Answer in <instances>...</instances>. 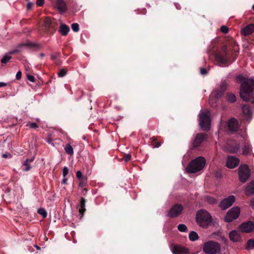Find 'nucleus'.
<instances>
[{
    "label": "nucleus",
    "mask_w": 254,
    "mask_h": 254,
    "mask_svg": "<svg viewBox=\"0 0 254 254\" xmlns=\"http://www.w3.org/2000/svg\"><path fill=\"white\" fill-rule=\"evenodd\" d=\"M25 66L26 69H27L28 68H29V66L28 65H25Z\"/></svg>",
    "instance_id": "59"
},
{
    "label": "nucleus",
    "mask_w": 254,
    "mask_h": 254,
    "mask_svg": "<svg viewBox=\"0 0 254 254\" xmlns=\"http://www.w3.org/2000/svg\"><path fill=\"white\" fill-rule=\"evenodd\" d=\"M229 130L232 133L236 132L239 127L238 121L235 118H231L227 123Z\"/></svg>",
    "instance_id": "15"
},
{
    "label": "nucleus",
    "mask_w": 254,
    "mask_h": 254,
    "mask_svg": "<svg viewBox=\"0 0 254 254\" xmlns=\"http://www.w3.org/2000/svg\"><path fill=\"white\" fill-rule=\"evenodd\" d=\"M40 56L41 58H43L45 56V54L44 53H42L40 54Z\"/></svg>",
    "instance_id": "58"
},
{
    "label": "nucleus",
    "mask_w": 254,
    "mask_h": 254,
    "mask_svg": "<svg viewBox=\"0 0 254 254\" xmlns=\"http://www.w3.org/2000/svg\"><path fill=\"white\" fill-rule=\"evenodd\" d=\"M171 250L174 254H189L187 249L178 245H172Z\"/></svg>",
    "instance_id": "17"
},
{
    "label": "nucleus",
    "mask_w": 254,
    "mask_h": 254,
    "mask_svg": "<svg viewBox=\"0 0 254 254\" xmlns=\"http://www.w3.org/2000/svg\"><path fill=\"white\" fill-rule=\"evenodd\" d=\"M202 249L206 254H218L220 253V244L213 241H208L203 245Z\"/></svg>",
    "instance_id": "6"
},
{
    "label": "nucleus",
    "mask_w": 254,
    "mask_h": 254,
    "mask_svg": "<svg viewBox=\"0 0 254 254\" xmlns=\"http://www.w3.org/2000/svg\"><path fill=\"white\" fill-rule=\"evenodd\" d=\"M131 157V156L130 154H125L123 157V160L125 162H127L130 160Z\"/></svg>",
    "instance_id": "39"
},
{
    "label": "nucleus",
    "mask_w": 254,
    "mask_h": 254,
    "mask_svg": "<svg viewBox=\"0 0 254 254\" xmlns=\"http://www.w3.org/2000/svg\"><path fill=\"white\" fill-rule=\"evenodd\" d=\"M11 59V57L5 55L1 60V62L2 64H6Z\"/></svg>",
    "instance_id": "36"
},
{
    "label": "nucleus",
    "mask_w": 254,
    "mask_h": 254,
    "mask_svg": "<svg viewBox=\"0 0 254 254\" xmlns=\"http://www.w3.org/2000/svg\"><path fill=\"white\" fill-rule=\"evenodd\" d=\"M79 180V184H78V187L80 188H86L87 184V177H84V178L83 179H81L80 180Z\"/></svg>",
    "instance_id": "30"
},
{
    "label": "nucleus",
    "mask_w": 254,
    "mask_h": 254,
    "mask_svg": "<svg viewBox=\"0 0 254 254\" xmlns=\"http://www.w3.org/2000/svg\"><path fill=\"white\" fill-rule=\"evenodd\" d=\"M46 141L49 143L51 144L52 143L53 140L51 138V137L49 136L48 138L46 139Z\"/></svg>",
    "instance_id": "52"
},
{
    "label": "nucleus",
    "mask_w": 254,
    "mask_h": 254,
    "mask_svg": "<svg viewBox=\"0 0 254 254\" xmlns=\"http://www.w3.org/2000/svg\"><path fill=\"white\" fill-rule=\"evenodd\" d=\"M30 128H37L38 127V126L35 123H29L27 125Z\"/></svg>",
    "instance_id": "43"
},
{
    "label": "nucleus",
    "mask_w": 254,
    "mask_h": 254,
    "mask_svg": "<svg viewBox=\"0 0 254 254\" xmlns=\"http://www.w3.org/2000/svg\"><path fill=\"white\" fill-rule=\"evenodd\" d=\"M227 85L228 84L225 80L222 81L219 89L224 92L227 90Z\"/></svg>",
    "instance_id": "34"
},
{
    "label": "nucleus",
    "mask_w": 254,
    "mask_h": 254,
    "mask_svg": "<svg viewBox=\"0 0 254 254\" xmlns=\"http://www.w3.org/2000/svg\"><path fill=\"white\" fill-rule=\"evenodd\" d=\"M85 203L86 199L84 197H81L79 203L80 208L79 209V212L80 215V219H82L83 218L84 212L86 211Z\"/></svg>",
    "instance_id": "21"
},
{
    "label": "nucleus",
    "mask_w": 254,
    "mask_h": 254,
    "mask_svg": "<svg viewBox=\"0 0 254 254\" xmlns=\"http://www.w3.org/2000/svg\"><path fill=\"white\" fill-rule=\"evenodd\" d=\"M33 3H32L31 2H28L27 4V9L28 10L32 8V7L33 6Z\"/></svg>",
    "instance_id": "51"
},
{
    "label": "nucleus",
    "mask_w": 254,
    "mask_h": 254,
    "mask_svg": "<svg viewBox=\"0 0 254 254\" xmlns=\"http://www.w3.org/2000/svg\"><path fill=\"white\" fill-rule=\"evenodd\" d=\"M221 31L224 34H226L229 32V28L226 26H222L220 28Z\"/></svg>",
    "instance_id": "42"
},
{
    "label": "nucleus",
    "mask_w": 254,
    "mask_h": 254,
    "mask_svg": "<svg viewBox=\"0 0 254 254\" xmlns=\"http://www.w3.org/2000/svg\"><path fill=\"white\" fill-rule=\"evenodd\" d=\"M37 212L38 214L42 215L43 218H45L47 216V213L44 208H41L38 209Z\"/></svg>",
    "instance_id": "33"
},
{
    "label": "nucleus",
    "mask_w": 254,
    "mask_h": 254,
    "mask_svg": "<svg viewBox=\"0 0 254 254\" xmlns=\"http://www.w3.org/2000/svg\"><path fill=\"white\" fill-rule=\"evenodd\" d=\"M199 126L202 130L207 131L210 128V119L208 113L202 112L199 115Z\"/></svg>",
    "instance_id": "7"
},
{
    "label": "nucleus",
    "mask_w": 254,
    "mask_h": 254,
    "mask_svg": "<svg viewBox=\"0 0 254 254\" xmlns=\"http://www.w3.org/2000/svg\"><path fill=\"white\" fill-rule=\"evenodd\" d=\"M239 164V160L234 156H228L227 162L226 166L228 168L230 169H233L236 167Z\"/></svg>",
    "instance_id": "18"
},
{
    "label": "nucleus",
    "mask_w": 254,
    "mask_h": 254,
    "mask_svg": "<svg viewBox=\"0 0 254 254\" xmlns=\"http://www.w3.org/2000/svg\"><path fill=\"white\" fill-rule=\"evenodd\" d=\"M240 145L235 141H231L227 143L225 146L226 151L231 153H236L240 149Z\"/></svg>",
    "instance_id": "14"
},
{
    "label": "nucleus",
    "mask_w": 254,
    "mask_h": 254,
    "mask_svg": "<svg viewBox=\"0 0 254 254\" xmlns=\"http://www.w3.org/2000/svg\"><path fill=\"white\" fill-rule=\"evenodd\" d=\"M250 205L251 206V207H252V208L254 209V198H252V199L251 200V202H250Z\"/></svg>",
    "instance_id": "53"
},
{
    "label": "nucleus",
    "mask_w": 254,
    "mask_h": 254,
    "mask_svg": "<svg viewBox=\"0 0 254 254\" xmlns=\"http://www.w3.org/2000/svg\"><path fill=\"white\" fill-rule=\"evenodd\" d=\"M44 3V0H37L36 4L39 6H42Z\"/></svg>",
    "instance_id": "46"
},
{
    "label": "nucleus",
    "mask_w": 254,
    "mask_h": 254,
    "mask_svg": "<svg viewBox=\"0 0 254 254\" xmlns=\"http://www.w3.org/2000/svg\"><path fill=\"white\" fill-rule=\"evenodd\" d=\"M8 155V154H2V157L3 158H7V157Z\"/></svg>",
    "instance_id": "57"
},
{
    "label": "nucleus",
    "mask_w": 254,
    "mask_h": 254,
    "mask_svg": "<svg viewBox=\"0 0 254 254\" xmlns=\"http://www.w3.org/2000/svg\"><path fill=\"white\" fill-rule=\"evenodd\" d=\"M241 98L250 101L254 105V79H245L241 84L240 91Z\"/></svg>",
    "instance_id": "2"
},
{
    "label": "nucleus",
    "mask_w": 254,
    "mask_h": 254,
    "mask_svg": "<svg viewBox=\"0 0 254 254\" xmlns=\"http://www.w3.org/2000/svg\"><path fill=\"white\" fill-rule=\"evenodd\" d=\"M245 193L247 195H251L254 194V180L248 184L245 190Z\"/></svg>",
    "instance_id": "23"
},
{
    "label": "nucleus",
    "mask_w": 254,
    "mask_h": 254,
    "mask_svg": "<svg viewBox=\"0 0 254 254\" xmlns=\"http://www.w3.org/2000/svg\"><path fill=\"white\" fill-rule=\"evenodd\" d=\"M252 151L251 146L248 143H245L244 146L243 154L244 155H248L251 153Z\"/></svg>",
    "instance_id": "28"
},
{
    "label": "nucleus",
    "mask_w": 254,
    "mask_h": 254,
    "mask_svg": "<svg viewBox=\"0 0 254 254\" xmlns=\"http://www.w3.org/2000/svg\"><path fill=\"white\" fill-rule=\"evenodd\" d=\"M34 158H28L24 161L22 164V170L23 171L27 172L29 171L32 168V166L30 163L33 162Z\"/></svg>",
    "instance_id": "20"
},
{
    "label": "nucleus",
    "mask_w": 254,
    "mask_h": 254,
    "mask_svg": "<svg viewBox=\"0 0 254 254\" xmlns=\"http://www.w3.org/2000/svg\"><path fill=\"white\" fill-rule=\"evenodd\" d=\"M22 76V72L21 71H18L16 74V78L17 80L21 79Z\"/></svg>",
    "instance_id": "48"
},
{
    "label": "nucleus",
    "mask_w": 254,
    "mask_h": 254,
    "mask_svg": "<svg viewBox=\"0 0 254 254\" xmlns=\"http://www.w3.org/2000/svg\"><path fill=\"white\" fill-rule=\"evenodd\" d=\"M27 79L30 81H31L32 82H35V77L33 75H27Z\"/></svg>",
    "instance_id": "47"
},
{
    "label": "nucleus",
    "mask_w": 254,
    "mask_h": 254,
    "mask_svg": "<svg viewBox=\"0 0 254 254\" xmlns=\"http://www.w3.org/2000/svg\"><path fill=\"white\" fill-rule=\"evenodd\" d=\"M254 248V240L249 239L247 244L246 249L247 250L253 249Z\"/></svg>",
    "instance_id": "32"
},
{
    "label": "nucleus",
    "mask_w": 254,
    "mask_h": 254,
    "mask_svg": "<svg viewBox=\"0 0 254 254\" xmlns=\"http://www.w3.org/2000/svg\"><path fill=\"white\" fill-rule=\"evenodd\" d=\"M68 173V169L67 167H64L63 169V175L64 177H65Z\"/></svg>",
    "instance_id": "44"
},
{
    "label": "nucleus",
    "mask_w": 254,
    "mask_h": 254,
    "mask_svg": "<svg viewBox=\"0 0 254 254\" xmlns=\"http://www.w3.org/2000/svg\"><path fill=\"white\" fill-rule=\"evenodd\" d=\"M30 47L39 48L40 46L38 44L30 43L29 44Z\"/></svg>",
    "instance_id": "50"
},
{
    "label": "nucleus",
    "mask_w": 254,
    "mask_h": 254,
    "mask_svg": "<svg viewBox=\"0 0 254 254\" xmlns=\"http://www.w3.org/2000/svg\"><path fill=\"white\" fill-rule=\"evenodd\" d=\"M76 178L78 180H80V179H83V178H84L85 177L83 176L82 174V173H81V172L80 171H78L76 172Z\"/></svg>",
    "instance_id": "45"
},
{
    "label": "nucleus",
    "mask_w": 254,
    "mask_h": 254,
    "mask_svg": "<svg viewBox=\"0 0 254 254\" xmlns=\"http://www.w3.org/2000/svg\"><path fill=\"white\" fill-rule=\"evenodd\" d=\"M254 32V24H250L242 29L241 33L244 36H248Z\"/></svg>",
    "instance_id": "19"
},
{
    "label": "nucleus",
    "mask_w": 254,
    "mask_h": 254,
    "mask_svg": "<svg viewBox=\"0 0 254 254\" xmlns=\"http://www.w3.org/2000/svg\"><path fill=\"white\" fill-rule=\"evenodd\" d=\"M238 53V45L235 42L230 41L216 52L215 58L220 64H232L236 59Z\"/></svg>",
    "instance_id": "1"
},
{
    "label": "nucleus",
    "mask_w": 254,
    "mask_h": 254,
    "mask_svg": "<svg viewBox=\"0 0 254 254\" xmlns=\"http://www.w3.org/2000/svg\"><path fill=\"white\" fill-rule=\"evenodd\" d=\"M152 140L153 142L154 147H159L161 145V143L157 141V139L155 136L152 137Z\"/></svg>",
    "instance_id": "37"
},
{
    "label": "nucleus",
    "mask_w": 254,
    "mask_h": 254,
    "mask_svg": "<svg viewBox=\"0 0 254 254\" xmlns=\"http://www.w3.org/2000/svg\"><path fill=\"white\" fill-rule=\"evenodd\" d=\"M240 213V209L239 207H236L231 208L225 216V221L227 222H232L239 217Z\"/></svg>",
    "instance_id": "10"
},
{
    "label": "nucleus",
    "mask_w": 254,
    "mask_h": 254,
    "mask_svg": "<svg viewBox=\"0 0 254 254\" xmlns=\"http://www.w3.org/2000/svg\"><path fill=\"white\" fill-rule=\"evenodd\" d=\"M224 93V92L220 89L215 90L211 93L210 96V99L214 98L215 99H218L223 96Z\"/></svg>",
    "instance_id": "25"
},
{
    "label": "nucleus",
    "mask_w": 254,
    "mask_h": 254,
    "mask_svg": "<svg viewBox=\"0 0 254 254\" xmlns=\"http://www.w3.org/2000/svg\"><path fill=\"white\" fill-rule=\"evenodd\" d=\"M227 99L230 103H234L236 101L235 95L233 93H229L227 95Z\"/></svg>",
    "instance_id": "31"
},
{
    "label": "nucleus",
    "mask_w": 254,
    "mask_h": 254,
    "mask_svg": "<svg viewBox=\"0 0 254 254\" xmlns=\"http://www.w3.org/2000/svg\"><path fill=\"white\" fill-rule=\"evenodd\" d=\"M230 239L233 242H238L241 239L240 234L236 230L231 231L229 234Z\"/></svg>",
    "instance_id": "26"
},
{
    "label": "nucleus",
    "mask_w": 254,
    "mask_h": 254,
    "mask_svg": "<svg viewBox=\"0 0 254 254\" xmlns=\"http://www.w3.org/2000/svg\"><path fill=\"white\" fill-rule=\"evenodd\" d=\"M206 163V160L203 157H197L192 160L186 168V171L189 173H195L202 170Z\"/></svg>",
    "instance_id": "4"
},
{
    "label": "nucleus",
    "mask_w": 254,
    "mask_h": 254,
    "mask_svg": "<svg viewBox=\"0 0 254 254\" xmlns=\"http://www.w3.org/2000/svg\"><path fill=\"white\" fill-rule=\"evenodd\" d=\"M69 30V27L68 25L64 23H61L59 29V32L63 36H65L68 33Z\"/></svg>",
    "instance_id": "24"
},
{
    "label": "nucleus",
    "mask_w": 254,
    "mask_h": 254,
    "mask_svg": "<svg viewBox=\"0 0 254 254\" xmlns=\"http://www.w3.org/2000/svg\"><path fill=\"white\" fill-rule=\"evenodd\" d=\"M251 175L250 170L247 164L241 165L239 168V180L243 183H245Z\"/></svg>",
    "instance_id": "8"
},
{
    "label": "nucleus",
    "mask_w": 254,
    "mask_h": 254,
    "mask_svg": "<svg viewBox=\"0 0 254 254\" xmlns=\"http://www.w3.org/2000/svg\"><path fill=\"white\" fill-rule=\"evenodd\" d=\"M67 73V71L64 69H62L60 70V71L58 73V76L59 77H64V76H65L66 75Z\"/></svg>",
    "instance_id": "40"
},
{
    "label": "nucleus",
    "mask_w": 254,
    "mask_h": 254,
    "mask_svg": "<svg viewBox=\"0 0 254 254\" xmlns=\"http://www.w3.org/2000/svg\"><path fill=\"white\" fill-rule=\"evenodd\" d=\"M9 53H10V54H14V52H13V51L10 52H9Z\"/></svg>",
    "instance_id": "60"
},
{
    "label": "nucleus",
    "mask_w": 254,
    "mask_h": 254,
    "mask_svg": "<svg viewBox=\"0 0 254 254\" xmlns=\"http://www.w3.org/2000/svg\"><path fill=\"white\" fill-rule=\"evenodd\" d=\"M82 189H83V193L84 195H85V194L86 193V192L87 191V190L86 189V188H82Z\"/></svg>",
    "instance_id": "56"
},
{
    "label": "nucleus",
    "mask_w": 254,
    "mask_h": 254,
    "mask_svg": "<svg viewBox=\"0 0 254 254\" xmlns=\"http://www.w3.org/2000/svg\"><path fill=\"white\" fill-rule=\"evenodd\" d=\"M67 181V179L65 177H64V179H63L62 181V184H66Z\"/></svg>",
    "instance_id": "54"
},
{
    "label": "nucleus",
    "mask_w": 254,
    "mask_h": 254,
    "mask_svg": "<svg viewBox=\"0 0 254 254\" xmlns=\"http://www.w3.org/2000/svg\"><path fill=\"white\" fill-rule=\"evenodd\" d=\"M239 229L242 232H251L254 229V223L250 221L244 222L239 226Z\"/></svg>",
    "instance_id": "16"
},
{
    "label": "nucleus",
    "mask_w": 254,
    "mask_h": 254,
    "mask_svg": "<svg viewBox=\"0 0 254 254\" xmlns=\"http://www.w3.org/2000/svg\"><path fill=\"white\" fill-rule=\"evenodd\" d=\"M235 200V198L234 195L229 196L221 201L219 207L223 210H226L232 205Z\"/></svg>",
    "instance_id": "13"
},
{
    "label": "nucleus",
    "mask_w": 254,
    "mask_h": 254,
    "mask_svg": "<svg viewBox=\"0 0 254 254\" xmlns=\"http://www.w3.org/2000/svg\"><path fill=\"white\" fill-rule=\"evenodd\" d=\"M6 86V83H4V82H0V87Z\"/></svg>",
    "instance_id": "55"
},
{
    "label": "nucleus",
    "mask_w": 254,
    "mask_h": 254,
    "mask_svg": "<svg viewBox=\"0 0 254 254\" xmlns=\"http://www.w3.org/2000/svg\"><path fill=\"white\" fill-rule=\"evenodd\" d=\"M242 118L243 120L247 122H250L253 117L252 112L250 107L247 104L242 105Z\"/></svg>",
    "instance_id": "12"
},
{
    "label": "nucleus",
    "mask_w": 254,
    "mask_h": 254,
    "mask_svg": "<svg viewBox=\"0 0 254 254\" xmlns=\"http://www.w3.org/2000/svg\"><path fill=\"white\" fill-rule=\"evenodd\" d=\"M64 150L65 152L70 155H72L73 154V149L72 147L70 145V144L67 143L65 145L64 147Z\"/></svg>",
    "instance_id": "27"
},
{
    "label": "nucleus",
    "mask_w": 254,
    "mask_h": 254,
    "mask_svg": "<svg viewBox=\"0 0 254 254\" xmlns=\"http://www.w3.org/2000/svg\"><path fill=\"white\" fill-rule=\"evenodd\" d=\"M196 222L201 227L207 228L213 223L210 214L204 209L198 210L196 214Z\"/></svg>",
    "instance_id": "3"
},
{
    "label": "nucleus",
    "mask_w": 254,
    "mask_h": 254,
    "mask_svg": "<svg viewBox=\"0 0 254 254\" xmlns=\"http://www.w3.org/2000/svg\"><path fill=\"white\" fill-rule=\"evenodd\" d=\"M184 207L181 204L174 205L168 212L167 216L170 218H176L180 216L183 210Z\"/></svg>",
    "instance_id": "9"
},
{
    "label": "nucleus",
    "mask_w": 254,
    "mask_h": 254,
    "mask_svg": "<svg viewBox=\"0 0 254 254\" xmlns=\"http://www.w3.org/2000/svg\"><path fill=\"white\" fill-rule=\"evenodd\" d=\"M71 27L74 32H78L79 30V25L77 23H72Z\"/></svg>",
    "instance_id": "38"
},
{
    "label": "nucleus",
    "mask_w": 254,
    "mask_h": 254,
    "mask_svg": "<svg viewBox=\"0 0 254 254\" xmlns=\"http://www.w3.org/2000/svg\"><path fill=\"white\" fill-rule=\"evenodd\" d=\"M58 26L57 20L50 17H46L44 20V24L40 31L44 34L53 35L56 31Z\"/></svg>",
    "instance_id": "5"
},
{
    "label": "nucleus",
    "mask_w": 254,
    "mask_h": 254,
    "mask_svg": "<svg viewBox=\"0 0 254 254\" xmlns=\"http://www.w3.org/2000/svg\"><path fill=\"white\" fill-rule=\"evenodd\" d=\"M178 229L180 232H186L187 231V227L185 224H179L178 226Z\"/></svg>",
    "instance_id": "35"
},
{
    "label": "nucleus",
    "mask_w": 254,
    "mask_h": 254,
    "mask_svg": "<svg viewBox=\"0 0 254 254\" xmlns=\"http://www.w3.org/2000/svg\"><path fill=\"white\" fill-rule=\"evenodd\" d=\"M207 134L206 133H198L192 141L191 145L190 147V149H193L198 147L202 142L207 138Z\"/></svg>",
    "instance_id": "11"
},
{
    "label": "nucleus",
    "mask_w": 254,
    "mask_h": 254,
    "mask_svg": "<svg viewBox=\"0 0 254 254\" xmlns=\"http://www.w3.org/2000/svg\"><path fill=\"white\" fill-rule=\"evenodd\" d=\"M252 8L254 10V4L253 5Z\"/></svg>",
    "instance_id": "61"
},
{
    "label": "nucleus",
    "mask_w": 254,
    "mask_h": 254,
    "mask_svg": "<svg viewBox=\"0 0 254 254\" xmlns=\"http://www.w3.org/2000/svg\"><path fill=\"white\" fill-rule=\"evenodd\" d=\"M60 56V53L59 52H56L54 54H52L51 55V58L52 60L54 61L57 58L59 57Z\"/></svg>",
    "instance_id": "41"
},
{
    "label": "nucleus",
    "mask_w": 254,
    "mask_h": 254,
    "mask_svg": "<svg viewBox=\"0 0 254 254\" xmlns=\"http://www.w3.org/2000/svg\"><path fill=\"white\" fill-rule=\"evenodd\" d=\"M189 239L191 241H195L198 239V235L196 232L194 231H191L189 234Z\"/></svg>",
    "instance_id": "29"
},
{
    "label": "nucleus",
    "mask_w": 254,
    "mask_h": 254,
    "mask_svg": "<svg viewBox=\"0 0 254 254\" xmlns=\"http://www.w3.org/2000/svg\"><path fill=\"white\" fill-rule=\"evenodd\" d=\"M200 73L202 75H205L207 73V70L204 68H200Z\"/></svg>",
    "instance_id": "49"
},
{
    "label": "nucleus",
    "mask_w": 254,
    "mask_h": 254,
    "mask_svg": "<svg viewBox=\"0 0 254 254\" xmlns=\"http://www.w3.org/2000/svg\"><path fill=\"white\" fill-rule=\"evenodd\" d=\"M239 77H241V78H242L243 77H242V75H240V76H239Z\"/></svg>",
    "instance_id": "62"
},
{
    "label": "nucleus",
    "mask_w": 254,
    "mask_h": 254,
    "mask_svg": "<svg viewBox=\"0 0 254 254\" xmlns=\"http://www.w3.org/2000/svg\"><path fill=\"white\" fill-rule=\"evenodd\" d=\"M56 7L60 12H64L67 10V7L64 0H57Z\"/></svg>",
    "instance_id": "22"
}]
</instances>
